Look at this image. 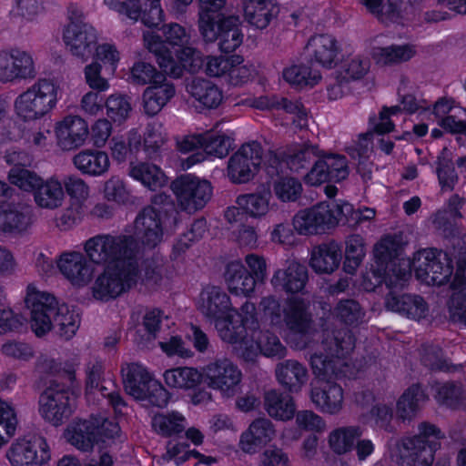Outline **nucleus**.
<instances>
[{"label": "nucleus", "mask_w": 466, "mask_h": 466, "mask_svg": "<svg viewBox=\"0 0 466 466\" xmlns=\"http://www.w3.org/2000/svg\"><path fill=\"white\" fill-rule=\"evenodd\" d=\"M245 20L258 29L266 28L273 18L272 7L266 1L242 5Z\"/></svg>", "instance_id": "obj_55"}, {"label": "nucleus", "mask_w": 466, "mask_h": 466, "mask_svg": "<svg viewBox=\"0 0 466 466\" xmlns=\"http://www.w3.org/2000/svg\"><path fill=\"white\" fill-rule=\"evenodd\" d=\"M184 420L185 418L177 412L168 415L157 414L152 419V427L157 432L164 436H170L185 430Z\"/></svg>", "instance_id": "obj_57"}, {"label": "nucleus", "mask_w": 466, "mask_h": 466, "mask_svg": "<svg viewBox=\"0 0 466 466\" xmlns=\"http://www.w3.org/2000/svg\"><path fill=\"white\" fill-rule=\"evenodd\" d=\"M224 277L228 289L232 294L247 296L255 289V280L239 261L228 263Z\"/></svg>", "instance_id": "obj_38"}, {"label": "nucleus", "mask_w": 466, "mask_h": 466, "mask_svg": "<svg viewBox=\"0 0 466 466\" xmlns=\"http://www.w3.org/2000/svg\"><path fill=\"white\" fill-rule=\"evenodd\" d=\"M134 234L149 249L158 246L164 237L160 210L154 207L144 208L134 221Z\"/></svg>", "instance_id": "obj_17"}, {"label": "nucleus", "mask_w": 466, "mask_h": 466, "mask_svg": "<svg viewBox=\"0 0 466 466\" xmlns=\"http://www.w3.org/2000/svg\"><path fill=\"white\" fill-rule=\"evenodd\" d=\"M263 406L271 418L279 420L292 419L296 410L292 397L277 390H269L264 393Z\"/></svg>", "instance_id": "obj_39"}, {"label": "nucleus", "mask_w": 466, "mask_h": 466, "mask_svg": "<svg viewBox=\"0 0 466 466\" xmlns=\"http://www.w3.org/2000/svg\"><path fill=\"white\" fill-rule=\"evenodd\" d=\"M144 42L149 53L154 55L160 69L173 78L182 76L184 69L190 73H198L204 66L203 55L195 46L196 39L177 51V56L179 62L176 61L172 52L159 35L153 33L144 34Z\"/></svg>", "instance_id": "obj_5"}, {"label": "nucleus", "mask_w": 466, "mask_h": 466, "mask_svg": "<svg viewBox=\"0 0 466 466\" xmlns=\"http://www.w3.org/2000/svg\"><path fill=\"white\" fill-rule=\"evenodd\" d=\"M413 266L416 277L428 285H444L453 272L451 258L446 252L437 248L420 250Z\"/></svg>", "instance_id": "obj_9"}, {"label": "nucleus", "mask_w": 466, "mask_h": 466, "mask_svg": "<svg viewBox=\"0 0 466 466\" xmlns=\"http://www.w3.org/2000/svg\"><path fill=\"white\" fill-rule=\"evenodd\" d=\"M448 152V149L444 147L438 157L436 173L441 189L452 191L459 177Z\"/></svg>", "instance_id": "obj_54"}, {"label": "nucleus", "mask_w": 466, "mask_h": 466, "mask_svg": "<svg viewBox=\"0 0 466 466\" xmlns=\"http://www.w3.org/2000/svg\"><path fill=\"white\" fill-rule=\"evenodd\" d=\"M232 138L225 134L204 133L203 149L206 154L223 158L232 148Z\"/></svg>", "instance_id": "obj_58"}, {"label": "nucleus", "mask_w": 466, "mask_h": 466, "mask_svg": "<svg viewBox=\"0 0 466 466\" xmlns=\"http://www.w3.org/2000/svg\"><path fill=\"white\" fill-rule=\"evenodd\" d=\"M240 20L238 15H228L226 20L215 25V37L204 40L206 43L218 41V47L223 53L234 52L243 42V34L239 28Z\"/></svg>", "instance_id": "obj_32"}, {"label": "nucleus", "mask_w": 466, "mask_h": 466, "mask_svg": "<svg viewBox=\"0 0 466 466\" xmlns=\"http://www.w3.org/2000/svg\"><path fill=\"white\" fill-rule=\"evenodd\" d=\"M367 10L383 23L400 17V0H361Z\"/></svg>", "instance_id": "obj_50"}, {"label": "nucleus", "mask_w": 466, "mask_h": 466, "mask_svg": "<svg viewBox=\"0 0 466 466\" xmlns=\"http://www.w3.org/2000/svg\"><path fill=\"white\" fill-rule=\"evenodd\" d=\"M84 250L91 262L105 267L139 262V245L130 235L98 234L85 242Z\"/></svg>", "instance_id": "obj_3"}, {"label": "nucleus", "mask_w": 466, "mask_h": 466, "mask_svg": "<svg viewBox=\"0 0 466 466\" xmlns=\"http://www.w3.org/2000/svg\"><path fill=\"white\" fill-rule=\"evenodd\" d=\"M129 175L152 190L161 187L166 182L161 169L157 165L147 162H131Z\"/></svg>", "instance_id": "obj_43"}, {"label": "nucleus", "mask_w": 466, "mask_h": 466, "mask_svg": "<svg viewBox=\"0 0 466 466\" xmlns=\"http://www.w3.org/2000/svg\"><path fill=\"white\" fill-rule=\"evenodd\" d=\"M25 304L31 312V329L37 337L54 329L61 338L70 339L79 328L78 314L66 304H58L53 295L38 291L32 285L27 287Z\"/></svg>", "instance_id": "obj_1"}, {"label": "nucleus", "mask_w": 466, "mask_h": 466, "mask_svg": "<svg viewBox=\"0 0 466 466\" xmlns=\"http://www.w3.org/2000/svg\"><path fill=\"white\" fill-rule=\"evenodd\" d=\"M242 373L230 360L217 359L203 368V380L225 398H232L239 391Z\"/></svg>", "instance_id": "obj_11"}, {"label": "nucleus", "mask_w": 466, "mask_h": 466, "mask_svg": "<svg viewBox=\"0 0 466 466\" xmlns=\"http://www.w3.org/2000/svg\"><path fill=\"white\" fill-rule=\"evenodd\" d=\"M106 116L114 122L121 123L127 116L131 110V106L126 96L120 95H112L105 102Z\"/></svg>", "instance_id": "obj_64"}, {"label": "nucleus", "mask_w": 466, "mask_h": 466, "mask_svg": "<svg viewBox=\"0 0 466 466\" xmlns=\"http://www.w3.org/2000/svg\"><path fill=\"white\" fill-rule=\"evenodd\" d=\"M355 346L351 331L347 328L324 329L322 333V351L310 357V364L316 377L329 380L337 377L343 362Z\"/></svg>", "instance_id": "obj_4"}, {"label": "nucleus", "mask_w": 466, "mask_h": 466, "mask_svg": "<svg viewBox=\"0 0 466 466\" xmlns=\"http://www.w3.org/2000/svg\"><path fill=\"white\" fill-rule=\"evenodd\" d=\"M138 274L139 262L108 264L93 283V297L101 301L116 299L136 285Z\"/></svg>", "instance_id": "obj_6"}, {"label": "nucleus", "mask_w": 466, "mask_h": 466, "mask_svg": "<svg viewBox=\"0 0 466 466\" xmlns=\"http://www.w3.org/2000/svg\"><path fill=\"white\" fill-rule=\"evenodd\" d=\"M57 267L74 286L84 287L92 279L94 268L81 252L63 253L57 261Z\"/></svg>", "instance_id": "obj_19"}, {"label": "nucleus", "mask_w": 466, "mask_h": 466, "mask_svg": "<svg viewBox=\"0 0 466 466\" xmlns=\"http://www.w3.org/2000/svg\"><path fill=\"white\" fill-rule=\"evenodd\" d=\"M279 383L289 392H299L308 380V370L296 360L279 362L275 368Z\"/></svg>", "instance_id": "obj_33"}, {"label": "nucleus", "mask_w": 466, "mask_h": 466, "mask_svg": "<svg viewBox=\"0 0 466 466\" xmlns=\"http://www.w3.org/2000/svg\"><path fill=\"white\" fill-rule=\"evenodd\" d=\"M124 389L134 399L144 398L146 388L153 380L147 370L137 363L127 364L121 370Z\"/></svg>", "instance_id": "obj_40"}, {"label": "nucleus", "mask_w": 466, "mask_h": 466, "mask_svg": "<svg viewBox=\"0 0 466 466\" xmlns=\"http://www.w3.org/2000/svg\"><path fill=\"white\" fill-rule=\"evenodd\" d=\"M171 188L180 208L188 213L203 208L212 197L210 182L189 174L176 178Z\"/></svg>", "instance_id": "obj_10"}, {"label": "nucleus", "mask_w": 466, "mask_h": 466, "mask_svg": "<svg viewBox=\"0 0 466 466\" xmlns=\"http://www.w3.org/2000/svg\"><path fill=\"white\" fill-rule=\"evenodd\" d=\"M263 149L257 141L241 146L228 162V177L235 184H243L255 177L262 162Z\"/></svg>", "instance_id": "obj_13"}, {"label": "nucleus", "mask_w": 466, "mask_h": 466, "mask_svg": "<svg viewBox=\"0 0 466 466\" xmlns=\"http://www.w3.org/2000/svg\"><path fill=\"white\" fill-rule=\"evenodd\" d=\"M309 279L308 268L298 261H290L285 268L278 269L271 283L275 289L287 293H298L304 289Z\"/></svg>", "instance_id": "obj_29"}, {"label": "nucleus", "mask_w": 466, "mask_h": 466, "mask_svg": "<svg viewBox=\"0 0 466 466\" xmlns=\"http://www.w3.org/2000/svg\"><path fill=\"white\" fill-rule=\"evenodd\" d=\"M56 103V86L50 80L40 79L17 97L15 109L25 120H32L46 115Z\"/></svg>", "instance_id": "obj_8"}, {"label": "nucleus", "mask_w": 466, "mask_h": 466, "mask_svg": "<svg viewBox=\"0 0 466 466\" xmlns=\"http://www.w3.org/2000/svg\"><path fill=\"white\" fill-rule=\"evenodd\" d=\"M345 244L343 268L347 273L353 274L361 264L366 254L364 238L359 234H352L346 238Z\"/></svg>", "instance_id": "obj_48"}, {"label": "nucleus", "mask_w": 466, "mask_h": 466, "mask_svg": "<svg viewBox=\"0 0 466 466\" xmlns=\"http://www.w3.org/2000/svg\"><path fill=\"white\" fill-rule=\"evenodd\" d=\"M336 219L329 203L320 202L311 208L299 210L293 217L292 225L299 235H317L334 228L337 226Z\"/></svg>", "instance_id": "obj_15"}, {"label": "nucleus", "mask_w": 466, "mask_h": 466, "mask_svg": "<svg viewBox=\"0 0 466 466\" xmlns=\"http://www.w3.org/2000/svg\"><path fill=\"white\" fill-rule=\"evenodd\" d=\"M5 457L12 466H42L51 458L45 438H19L8 448Z\"/></svg>", "instance_id": "obj_14"}, {"label": "nucleus", "mask_w": 466, "mask_h": 466, "mask_svg": "<svg viewBox=\"0 0 466 466\" xmlns=\"http://www.w3.org/2000/svg\"><path fill=\"white\" fill-rule=\"evenodd\" d=\"M341 258L340 245L329 240L312 248L309 265L317 273L330 274L339 268Z\"/></svg>", "instance_id": "obj_31"}, {"label": "nucleus", "mask_w": 466, "mask_h": 466, "mask_svg": "<svg viewBox=\"0 0 466 466\" xmlns=\"http://www.w3.org/2000/svg\"><path fill=\"white\" fill-rule=\"evenodd\" d=\"M307 49L311 60L326 68H331L336 65L340 52L337 39L328 34L311 36Z\"/></svg>", "instance_id": "obj_28"}, {"label": "nucleus", "mask_w": 466, "mask_h": 466, "mask_svg": "<svg viewBox=\"0 0 466 466\" xmlns=\"http://www.w3.org/2000/svg\"><path fill=\"white\" fill-rule=\"evenodd\" d=\"M166 140L160 124L151 123L147 125L144 137V148L149 158L157 159Z\"/></svg>", "instance_id": "obj_62"}, {"label": "nucleus", "mask_w": 466, "mask_h": 466, "mask_svg": "<svg viewBox=\"0 0 466 466\" xmlns=\"http://www.w3.org/2000/svg\"><path fill=\"white\" fill-rule=\"evenodd\" d=\"M415 55V49L410 45H392L386 47H377L374 57L377 63L383 66L406 62Z\"/></svg>", "instance_id": "obj_47"}, {"label": "nucleus", "mask_w": 466, "mask_h": 466, "mask_svg": "<svg viewBox=\"0 0 466 466\" xmlns=\"http://www.w3.org/2000/svg\"><path fill=\"white\" fill-rule=\"evenodd\" d=\"M33 208L23 201H12L0 206V229L8 233H21L32 225Z\"/></svg>", "instance_id": "obj_20"}, {"label": "nucleus", "mask_w": 466, "mask_h": 466, "mask_svg": "<svg viewBox=\"0 0 466 466\" xmlns=\"http://www.w3.org/2000/svg\"><path fill=\"white\" fill-rule=\"evenodd\" d=\"M88 134L87 123L77 116H66L56 127L57 145L63 150H73L82 147Z\"/></svg>", "instance_id": "obj_22"}, {"label": "nucleus", "mask_w": 466, "mask_h": 466, "mask_svg": "<svg viewBox=\"0 0 466 466\" xmlns=\"http://www.w3.org/2000/svg\"><path fill=\"white\" fill-rule=\"evenodd\" d=\"M383 283L390 290L393 289L402 288L410 278V264L403 261L400 263L398 259L390 264L386 269Z\"/></svg>", "instance_id": "obj_63"}, {"label": "nucleus", "mask_w": 466, "mask_h": 466, "mask_svg": "<svg viewBox=\"0 0 466 466\" xmlns=\"http://www.w3.org/2000/svg\"><path fill=\"white\" fill-rule=\"evenodd\" d=\"M253 339L258 343L260 353L268 358L281 360L287 355V348L277 335L269 330H253Z\"/></svg>", "instance_id": "obj_49"}, {"label": "nucleus", "mask_w": 466, "mask_h": 466, "mask_svg": "<svg viewBox=\"0 0 466 466\" xmlns=\"http://www.w3.org/2000/svg\"><path fill=\"white\" fill-rule=\"evenodd\" d=\"M362 435V430L359 426L339 428L329 435V445L338 454L349 451L354 445L356 440Z\"/></svg>", "instance_id": "obj_53"}, {"label": "nucleus", "mask_w": 466, "mask_h": 466, "mask_svg": "<svg viewBox=\"0 0 466 466\" xmlns=\"http://www.w3.org/2000/svg\"><path fill=\"white\" fill-rule=\"evenodd\" d=\"M276 431L270 420L261 417L254 420L241 434L239 445L246 453H255L262 446L269 442Z\"/></svg>", "instance_id": "obj_27"}, {"label": "nucleus", "mask_w": 466, "mask_h": 466, "mask_svg": "<svg viewBox=\"0 0 466 466\" xmlns=\"http://www.w3.org/2000/svg\"><path fill=\"white\" fill-rule=\"evenodd\" d=\"M176 89L172 82L166 76H157V80L151 83L143 92V107L145 113L153 116L175 96Z\"/></svg>", "instance_id": "obj_24"}, {"label": "nucleus", "mask_w": 466, "mask_h": 466, "mask_svg": "<svg viewBox=\"0 0 466 466\" xmlns=\"http://www.w3.org/2000/svg\"><path fill=\"white\" fill-rule=\"evenodd\" d=\"M164 378L169 387L191 389L198 385L201 379H203V373H199L193 368L183 367L167 370L164 374Z\"/></svg>", "instance_id": "obj_51"}, {"label": "nucleus", "mask_w": 466, "mask_h": 466, "mask_svg": "<svg viewBox=\"0 0 466 466\" xmlns=\"http://www.w3.org/2000/svg\"><path fill=\"white\" fill-rule=\"evenodd\" d=\"M385 307L389 310L415 320L425 318L429 309L422 297L415 294L400 295L393 290L386 296Z\"/></svg>", "instance_id": "obj_25"}, {"label": "nucleus", "mask_w": 466, "mask_h": 466, "mask_svg": "<svg viewBox=\"0 0 466 466\" xmlns=\"http://www.w3.org/2000/svg\"><path fill=\"white\" fill-rule=\"evenodd\" d=\"M426 395L418 384L409 387L397 401V416L405 421H410L420 409V403L425 401Z\"/></svg>", "instance_id": "obj_42"}, {"label": "nucleus", "mask_w": 466, "mask_h": 466, "mask_svg": "<svg viewBox=\"0 0 466 466\" xmlns=\"http://www.w3.org/2000/svg\"><path fill=\"white\" fill-rule=\"evenodd\" d=\"M431 388L439 404L451 409L466 408V388L461 383L456 381L435 382Z\"/></svg>", "instance_id": "obj_41"}, {"label": "nucleus", "mask_w": 466, "mask_h": 466, "mask_svg": "<svg viewBox=\"0 0 466 466\" xmlns=\"http://www.w3.org/2000/svg\"><path fill=\"white\" fill-rule=\"evenodd\" d=\"M187 92L208 108H216L222 101L220 89L208 79L194 77L186 85Z\"/></svg>", "instance_id": "obj_37"}, {"label": "nucleus", "mask_w": 466, "mask_h": 466, "mask_svg": "<svg viewBox=\"0 0 466 466\" xmlns=\"http://www.w3.org/2000/svg\"><path fill=\"white\" fill-rule=\"evenodd\" d=\"M400 247L395 238L388 236L378 242L373 250L374 264L371 265V273L369 277H374V285L383 283L386 269L397 260Z\"/></svg>", "instance_id": "obj_30"}, {"label": "nucleus", "mask_w": 466, "mask_h": 466, "mask_svg": "<svg viewBox=\"0 0 466 466\" xmlns=\"http://www.w3.org/2000/svg\"><path fill=\"white\" fill-rule=\"evenodd\" d=\"M397 447L401 466H432L434 449L419 437L402 438Z\"/></svg>", "instance_id": "obj_21"}, {"label": "nucleus", "mask_w": 466, "mask_h": 466, "mask_svg": "<svg viewBox=\"0 0 466 466\" xmlns=\"http://www.w3.org/2000/svg\"><path fill=\"white\" fill-rule=\"evenodd\" d=\"M198 26L203 40L215 37V25L222 23L228 17L227 0H198Z\"/></svg>", "instance_id": "obj_23"}, {"label": "nucleus", "mask_w": 466, "mask_h": 466, "mask_svg": "<svg viewBox=\"0 0 466 466\" xmlns=\"http://www.w3.org/2000/svg\"><path fill=\"white\" fill-rule=\"evenodd\" d=\"M187 448L188 445L186 443L170 441L167 442V452L163 458L167 460L174 459L177 465H180L181 463L185 462L190 456L199 458L200 462H204L206 464H209L215 461L214 458L205 457L197 451H187Z\"/></svg>", "instance_id": "obj_61"}, {"label": "nucleus", "mask_w": 466, "mask_h": 466, "mask_svg": "<svg viewBox=\"0 0 466 466\" xmlns=\"http://www.w3.org/2000/svg\"><path fill=\"white\" fill-rule=\"evenodd\" d=\"M310 304L308 300L293 297L287 299L283 307L282 325L291 333L306 335L313 324Z\"/></svg>", "instance_id": "obj_18"}, {"label": "nucleus", "mask_w": 466, "mask_h": 466, "mask_svg": "<svg viewBox=\"0 0 466 466\" xmlns=\"http://www.w3.org/2000/svg\"><path fill=\"white\" fill-rule=\"evenodd\" d=\"M73 164L82 174L101 176L107 172L110 161L106 153L99 150L85 149L74 156Z\"/></svg>", "instance_id": "obj_36"}, {"label": "nucleus", "mask_w": 466, "mask_h": 466, "mask_svg": "<svg viewBox=\"0 0 466 466\" xmlns=\"http://www.w3.org/2000/svg\"><path fill=\"white\" fill-rule=\"evenodd\" d=\"M37 75L32 56L26 51L11 49L0 53V81L32 79Z\"/></svg>", "instance_id": "obj_16"}, {"label": "nucleus", "mask_w": 466, "mask_h": 466, "mask_svg": "<svg viewBox=\"0 0 466 466\" xmlns=\"http://www.w3.org/2000/svg\"><path fill=\"white\" fill-rule=\"evenodd\" d=\"M270 192L263 191L252 194L240 195L237 198V204L243 211L252 218L264 217L269 210Z\"/></svg>", "instance_id": "obj_46"}, {"label": "nucleus", "mask_w": 466, "mask_h": 466, "mask_svg": "<svg viewBox=\"0 0 466 466\" xmlns=\"http://www.w3.org/2000/svg\"><path fill=\"white\" fill-rule=\"evenodd\" d=\"M90 420L77 421L68 432V441L76 449L88 451L97 441V433L94 431Z\"/></svg>", "instance_id": "obj_45"}, {"label": "nucleus", "mask_w": 466, "mask_h": 466, "mask_svg": "<svg viewBox=\"0 0 466 466\" xmlns=\"http://www.w3.org/2000/svg\"><path fill=\"white\" fill-rule=\"evenodd\" d=\"M8 181L25 192H32L39 186L42 177L35 172L23 167H12L7 176Z\"/></svg>", "instance_id": "obj_60"}, {"label": "nucleus", "mask_w": 466, "mask_h": 466, "mask_svg": "<svg viewBox=\"0 0 466 466\" xmlns=\"http://www.w3.org/2000/svg\"><path fill=\"white\" fill-rule=\"evenodd\" d=\"M284 79L292 86L302 88L313 86L320 79L319 71L306 64L293 65L283 71Z\"/></svg>", "instance_id": "obj_44"}, {"label": "nucleus", "mask_w": 466, "mask_h": 466, "mask_svg": "<svg viewBox=\"0 0 466 466\" xmlns=\"http://www.w3.org/2000/svg\"><path fill=\"white\" fill-rule=\"evenodd\" d=\"M69 24L64 30V41L73 56L87 60L97 43L95 28L85 22L83 13L74 5L68 8Z\"/></svg>", "instance_id": "obj_7"}, {"label": "nucleus", "mask_w": 466, "mask_h": 466, "mask_svg": "<svg viewBox=\"0 0 466 466\" xmlns=\"http://www.w3.org/2000/svg\"><path fill=\"white\" fill-rule=\"evenodd\" d=\"M310 399L322 411L336 414L342 409L343 390L336 383L326 382L311 390Z\"/></svg>", "instance_id": "obj_34"}, {"label": "nucleus", "mask_w": 466, "mask_h": 466, "mask_svg": "<svg viewBox=\"0 0 466 466\" xmlns=\"http://www.w3.org/2000/svg\"><path fill=\"white\" fill-rule=\"evenodd\" d=\"M199 310L209 320H220L232 309L229 297L220 288L208 286L199 298Z\"/></svg>", "instance_id": "obj_26"}, {"label": "nucleus", "mask_w": 466, "mask_h": 466, "mask_svg": "<svg viewBox=\"0 0 466 466\" xmlns=\"http://www.w3.org/2000/svg\"><path fill=\"white\" fill-rule=\"evenodd\" d=\"M332 313L346 325H357L362 321L365 316L363 308L353 299L339 300L334 307Z\"/></svg>", "instance_id": "obj_56"}, {"label": "nucleus", "mask_w": 466, "mask_h": 466, "mask_svg": "<svg viewBox=\"0 0 466 466\" xmlns=\"http://www.w3.org/2000/svg\"><path fill=\"white\" fill-rule=\"evenodd\" d=\"M319 146L302 144L291 150L283 152L281 156L270 153L265 163L267 174L274 177L283 172V167H288L291 172L299 173L309 169L311 163L319 156Z\"/></svg>", "instance_id": "obj_12"}, {"label": "nucleus", "mask_w": 466, "mask_h": 466, "mask_svg": "<svg viewBox=\"0 0 466 466\" xmlns=\"http://www.w3.org/2000/svg\"><path fill=\"white\" fill-rule=\"evenodd\" d=\"M217 321L219 336L228 343L237 345L247 335L245 325L238 319L234 320L232 316L224 317Z\"/></svg>", "instance_id": "obj_59"}, {"label": "nucleus", "mask_w": 466, "mask_h": 466, "mask_svg": "<svg viewBox=\"0 0 466 466\" xmlns=\"http://www.w3.org/2000/svg\"><path fill=\"white\" fill-rule=\"evenodd\" d=\"M42 370L57 373V378L49 382L48 387L39 396V412L42 417L55 426L68 419L76 406L79 384L76 371L70 366L58 369L53 360H46L39 364Z\"/></svg>", "instance_id": "obj_2"}, {"label": "nucleus", "mask_w": 466, "mask_h": 466, "mask_svg": "<svg viewBox=\"0 0 466 466\" xmlns=\"http://www.w3.org/2000/svg\"><path fill=\"white\" fill-rule=\"evenodd\" d=\"M35 205L43 209L55 210L62 207L65 192L62 183L56 178L42 179L33 193Z\"/></svg>", "instance_id": "obj_35"}, {"label": "nucleus", "mask_w": 466, "mask_h": 466, "mask_svg": "<svg viewBox=\"0 0 466 466\" xmlns=\"http://www.w3.org/2000/svg\"><path fill=\"white\" fill-rule=\"evenodd\" d=\"M272 183L275 197L281 202H295L302 193V185L295 177L289 176H276Z\"/></svg>", "instance_id": "obj_52"}]
</instances>
